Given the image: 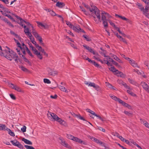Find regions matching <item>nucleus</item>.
Wrapping results in <instances>:
<instances>
[{"mask_svg":"<svg viewBox=\"0 0 149 149\" xmlns=\"http://www.w3.org/2000/svg\"><path fill=\"white\" fill-rule=\"evenodd\" d=\"M50 116L52 117L53 119L55 121L58 122L61 125L65 126L66 125V122L64 120H62L61 118H59L58 116L55 114L50 112L49 114Z\"/></svg>","mask_w":149,"mask_h":149,"instance_id":"obj_1","label":"nucleus"},{"mask_svg":"<svg viewBox=\"0 0 149 149\" xmlns=\"http://www.w3.org/2000/svg\"><path fill=\"white\" fill-rule=\"evenodd\" d=\"M7 54L6 56V58L10 61H11L13 58L14 59L15 58H18L16 53L12 50L8 51Z\"/></svg>","mask_w":149,"mask_h":149,"instance_id":"obj_2","label":"nucleus"},{"mask_svg":"<svg viewBox=\"0 0 149 149\" xmlns=\"http://www.w3.org/2000/svg\"><path fill=\"white\" fill-rule=\"evenodd\" d=\"M91 6L92 8V9H90V12H91L93 11L99 20H100V19L101 16L99 10L95 6Z\"/></svg>","mask_w":149,"mask_h":149,"instance_id":"obj_3","label":"nucleus"},{"mask_svg":"<svg viewBox=\"0 0 149 149\" xmlns=\"http://www.w3.org/2000/svg\"><path fill=\"white\" fill-rule=\"evenodd\" d=\"M59 139L61 141L60 143L63 146L69 149H71L72 147L71 146L68 145L65 141L61 138H59Z\"/></svg>","mask_w":149,"mask_h":149,"instance_id":"obj_4","label":"nucleus"},{"mask_svg":"<svg viewBox=\"0 0 149 149\" xmlns=\"http://www.w3.org/2000/svg\"><path fill=\"white\" fill-rule=\"evenodd\" d=\"M9 86L11 88L14 89L18 92H22V90L19 87L16 86L12 83L9 84Z\"/></svg>","mask_w":149,"mask_h":149,"instance_id":"obj_5","label":"nucleus"},{"mask_svg":"<svg viewBox=\"0 0 149 149\" xmlns=\"http://www.w3.org/2000/svg\"><path fill=\"white\" fill-rule=\"evenodd\" d=\"M72 140L76 142H77L81 144L82 143L84 145H87V143L86 142L83 141L80 139L76 137L73 136V138Z\"/></svg>","mask_w":149,"mask_h":149,"instance_id":"obj_6","label":"nucleus"},{"mask_svg":"<svg viewBox=\"0 0 149 149\" xmlns=\"http://www.w3.org/2000/svg\"><path fill=\"white\" fill-rule=\"evenodd\" d=\"M141 85L146 91L149 93V86L145 82H142L141 83Z\"/></svg>","mask_w":149,"mask_h":149,"instance_id":"obj_7","label":"nucleus"},{"mask_svg":"<svg viewBox=\"0 0 149 149\" xmlns=\"http://www.w3.org/2000/svg\"><path fill=\"white\" fill-rule=\"evenodd\" d=\"M23 27L24 29V32L27 35L29 36V38L32 37V35L29 31V29L28 28H26V26L24 25Z\"/></svg>","mask_w":149,"mask_h":149,"instance_id":"obj_8","label":"nucleus"},{"mask_svg":"<svg viewBox=\"0 0 149 149\" xmlns=\"http://www.w3.org/2000/svg\"><path fill=\"white\" fill-rule=\"evenodd\" d=\"M89 86L93 87L96 91H99L101 89L100 87L97 85H96L94 83L90 82Z\"/></svg>","mask_w":149,"mask_h":149,"instance_id":"obj_9","label":"nucleus"},{"mask_svg":"<svg viewBox=\"0 0 149 149\" xmlns=\"http://www.w3.org/2000/svg\"><path fill=\"white\" fill-rule=\"evenodd\" d=\"M13 14L14 15V16L15 17H16L19 20H19L17 21V22L22 27H23L24 25L23 24V21H24V20L18 15L15 14Z\"/></svg>","mask_w":149,"mask_h":149,"instance_id":"obj_10","label":"nucleus"},{"mask_svg":"<svg viewBox=\"0 0 149 149\" xmlns=\"http://www.w3.org/2000/svg\"><path fill=\"white\" fill-rule=\"evenodd\" d=\"M72 115L74 117H77L79 118L80 120H86L84 118L81 116L80 114H76L74 113H71Z\"/></svg>","mask_w":149,"mask_h":149,"instance_id":"obj_11","label":"nucleus"},{"mask_svg":"<svg viewBox=\"0 0 149 149\" xmlns=\"http://www.w3.org/2000/svg\"><path fill=\"white\" fill-rule=\"evenodd\" d=\"M66 24L70 28L74 30H77V27L74 26L73 25L72 23L70 22L66 21Z\"/></svg>","mask_w":149,"mask_h":149,"instance_id":"obj_12","label":"nucleus"},{"mask_svg":"<svg viewBox=\"0 0 149 149\" xmlns=\"http://www.w3.org/2000/svg\"><path fill=\"white\" fill-rule=\"evenodd\" d=\"M129 63L134 67L139 68L137 64L133 60H130Z\"/></svg>","mask_w":149,"mask_h":149,"instance_id":"obj_13","label":"nucleus"},{"mask_svg":"<svg viewBox=\"0 0 149 149\" xmlns=\"http://www.w3.org/2000/svg\"><path fill=\"white\" fill-rule=\"evenodd\" d=\"M35 52H34V54L37 55V57L40 59H42V54H40V53L39 52L37 49H35Z\"/></svg>","mask_w":149,"mask_h":149,"instance_id":"obj_14","label":"nucleus"},{"mask_svg":"<svg viewBox=\"0 0 149 149\" xmlns=\"http://www.w3.org/2000/svg\"><path fill=\"white\" fill-rule=\"evenodd\" d=\"M136 6H138L137 8L139 9L141 11H142V10L143 11L144 10V7L141 3L137 2L136 3Z\"/></svg>","mask_w":149,"mask_h":149,"instance_id":"obj_15","label":"nucleus"},{"mask_svg":"<svg viewBox=\"0 0 149 149\" xmlns=\"http://www.w3.org/2000/svg\"><path fill=\"white\" fill-rule=\"evenodd\" d=\"M116 74H117V76H120L121 77H125V75L122 72L119 71L118 70H116Z\"/></svg>","mask_w":149,"mask_h":149,"instance_id":"obj_16","label":"nucleus"},{"mask_svg":"<svg viewBox=\"0 0 149 149\" xmlns=\"http://www.w3.org/2000/svg\"><path fill=\"white\" fill-rule=\"evenodd\" d=\"M65 5L64 3L57 2L56 4V6L60 8H62Z\"/></svg>","mask_w":149,"mask_h":149,"instance_id":"obj_17","label":"nucleus"},{"mask_svg":"<svg viewBox=\"0 0 149 149\" xmlns=\"http://www.w3.org/2000/svg\"><path fill=\"white\" fill-rule=\"evenodd\" d=\"M91 63L93 64L94 66H95V67L99 68H102L101 66L98 64V63H97L95 61H92L91 60V61L90 62Z\"/></svg>","mask_w":149,"mask_h":149,"instance_id":"obj_18","label":"nucleus"},{"mask_svg":"<svg viewBox=\"0 0 149 149\" xmlns=\"http://www.w3.org/2000/svg\"><path fill=\"white\" fill-rule=\"evenodd\" d=\"M5 130L7 131L8 134L10 136H15L14 133L12 132L10 129L8 128L7 127H6V129Z\"/></svg>","mask_w":149,"mask_h":149,"instance_id":"obj_19","label":"nucleus"},{"mask_svg":"<svg viewBox=\"0 0 149 149\" xmlns=\"http://www.w3.org/2000/svg\"><path fill=\"white\" fill-rule=\"evenodd\" d=\"M22 141H23L26 144L31 145L32 144V142L24 138H23L22 139Z\"/></svg>","mask_w":149,"mask_h":149,"instance_id":"obj_20","label":"nucleus"},{"mask_svg":"<svg viewBox=\"0 0 149 149\" xmlns=\"http://www.w3.org/2000/svg\"><path fill=\"white\" fill-rule=\"evenodd\" d=\"M76 27H77V30H76V31L74 30V31L78 32H81L84 33H85V31L83 29L80 28L79 26H77Z\"/></svg>","mask_w":149,"mask_h":149,"instance_id":"obj_21","label":"nucleus"},{"mask_svg":"<svg viewBox=\"0 0 149 149\" xmlns=\"http://www.w3.org/2000/svg\"><path fill=\"white\" fill-rule=\"evenodd\" d=\"M58 87L62 91H64L66 93H68V91L67 90L65 89V88L63 86L60 85L58 86Z\"/></svg>","mask_w":149,"mask_h":149,"instance_id":"obj_22","label":"nucleus"},{"mask_svg":"<svg viewBox=\"0 0 149 149\" xmlns=\"http://www.w3.org/2000/svg\"><path fill=\"white\" fill-rule=\"evenodd\" d=\"M109 21V19H107L103 21V24L105 28H107L108 27L107 21Z\"/></svg>","mask_w":149,"mask_h":149,"instance_id":"obj_23","label":"nucleus"},{"mask_svg":"<svg viewBox=\"0 0 149 149\" xmlns=\"http://www.w3.org/2000/svg\"><path fill=\"white\" fill-rule=\"evenodd\" d=\"M112 57H113L114 59L117 61L119 62L120 63H123L122 61L115 55H113L112 56Z\"/></svg>","mask_w":149,"mask_h":149,"instance_id":"obj_24","label":"nucleus"},{"mask_svg":"<svg viewBox=\"0 0 149 149\" xmlns=\"http://www.w3.org/2000/svg\"><path fill=\"white\" fill-rule=\"evenodd\" d=\"M101 15L102 20V21L104 20L106 21V20H107V19H106L107 17L104 13L103 11H102V12L101 13Z\"/></svg>","mask_w":149,"mask_h":149,"instance_id":"obj_25","label":"nucleus"},{"mask_svg":"<svg viewBox=\"0 0 149 149\" xmlns=\"http://www.w3.org/2000/svg\"><path fill=\"white\" fill-rule=\"evenodd\" d=\"M6 126L2 124H0V130H5L6 129Z\"/></svg>","mask_w":149,"mask_h":149,"instance_id":"obj_26","label":"nucleus"},{"mask_svg":"<svg viewBox=\"0 0 149 149\" xmlns=\"http://www.w3.org/2000/svg\"><path fill=\"white\" fill-rule=\"evenodd\" d=\"M47 70L48 72V74L52 76V74H53V71L49 68H48L47 69Z\"/></svg>","mask_w":149,"mask_h":149,"instance_id":"obj_27","label":"nucleus"},{"mask_svg":"<svg viewBox=\"0 0 149 149\" xmlns=\"http://www.w3.org/2000/svg\"><path fill=\"white\" fill-rule=\"evenodd\" d=\"M132 90V89L131 88V90H127V93H129V94L133 96H136V95L133 93L132 91H131Z\"/></svg>","mask_w":149,"mask_h":149,"instance_id":"obj_28","label":"nucleus"},{"mask_svg":"<svg viewBox=\"0 0 149 149\" xmlns=\"http://www.w3.org/2000/svg\"><path fill=\"white\" fill-rule=\"evenodd\" d=\"M8 53V51L7 50H4L3 52H2L1 53H0V54L1 56H3L5 57H6V55H7Z\"/></svg>","mask_w":149,"mask_h":149,"instance_id":"obj_29","label":"nucleus"},{"mask_svg":"<svg viewBox=\"0 0 149 149\" xmlns=\"http://www.w3.org/2000/svg\"><path fill=\"white\" fill-rule=\"evenodd\" d=\"M124 113L125 114L129 116H132V112H130L125 111H124Z\"/></svg>","mask_w":149,"mask_h":149,"instance_id":"obj_30","label":"nucleus"},{"mask_svg":"<svg viewBox=\"0 0 149 149\" xmlns=\"http://www.w3.org/2000/svg\"><path fill=\"white\" fill-rule=\"evenodd\" d=\"M10 33L11 34L14 35L17 38H18L19 39H21V38L17 34L15 33L13 31H10Z\"/></svg>","mask_w":149,"mask_h":149,"instance_id":"obj_31","label":"nucleus"},{"mask_svg":"<svg viewBox=\"0 0 149 149\" xmlns=\"http://www.w3.org/2000/svg\"><path fill=\"white\" fill-rule=\"evenodd\" d=\"M149 11V9L148 8V7L147 6H146L145 7V8H144V10H142V12L143 13V14H144V13H147Z\"/></svg>","mask_w":149,"mask_h":149,"instance_id":"obj_32","label":"nucleus"},{"mask_svg":"<svg viewBox=\"0 0 149 149\" xmlns=\"http://www.w3.org/2000/svg\"><path fill=\"white\" fill-rule=\"evenodd\" d=\"M17 143H18V144L16 145V146L21 149H23L24 148V146L19 143V141H17Z\"/></svg>","mask_w":149,"mask_h":149,"instance_id":"obj_33","label":"nucleus"},{"mask_svg":"<svg viewBox=\"0 0 149 149\" xmlns=\"http://www.w3.org/2000/svg\"><path fill=\"white\" fill-rule=\"evenodd\" d=\"M48 12L50 13V14L52 16H55L56 15L55 12L51 10H48Z\"/></svg>","mask_w":149,"mask_h":149,"instance_id":"obj_34","label":"nucleus"},{"mask_svg":"<svg viewBox=\"0 0 149 149\" xmlns=\"http://www.w3.org/2000/svg\"><path fill=\"white\" fill-rule=\"evenodd\" d=\"M82 58L83 59H84V60H88V61L89 62H90V61H91V60L89 58H88V57L86 56L85 55H82Z\"/></svg>","mask_w":149,"mask_h":149,"instance_id":"obj_35","label":"nucleus"},{"mask_svg":"<svg viewBox=\"0 0 149 149\" xmlns=\"http://www.w3.org/2000/svg\"><path fill=\"white\" fill-rule=\"evenodd\" d=\"M26 52H27L29 54V55L31 57L33 58L34 57V56L32 55V53H31V52L30 51L29 49H28V48L27 47H26Z\"/></svg>","mask_w":149,"mask_h":149,"instance_id":"obj_36","label":"nucleus"},{"mask_svg":"<svg viewBox=\"0 0 149 149\" xmlns=\"http://www.w3.org/2000/svg\"><path fill=\"white\" fill-rule=\"evenodd\" d=\"M38 50L43 53L44 55L47 57L48 56V54L46 53V52L43 49H42V47L41 49H40V50Z\"/></svg>","mask_w":149,"mask_h":149,"instance_id":"obj_37","label":"nucleus"},{"mask_svg":"<svg viewBox=\"0 0 149 149\" xmlns=\"http://www.w3.org/2000/svg\"><path fill=\"white\" fill-rule=\"evenodd\" d=\"M106 52V51L105 50H103V51L102 52H101L100 51L99 52L100 54H101L102 55L104 56V57H109V56H106L105 55V53Z\"/></svg>","mask_w":149,"mask_h":149,"instance_id":"obj_38","label":"nucleus"},{"mask_svg":"<svg viewBox=\"0 0 149 149\" xmlns=\"http://www.w3.org/2000/svg\"><path fill=\"white\" fill-rule=\"evenodd\" d=\"M109 69L110 71H111L112 72H115V73H116V70H116V68L114 67H111V68H109Z\"/></svg>","mask_w":149,"mask_h":149,"instance_id":"obj_39","label":"nucleus"},{"mask_svg":"<svg viewBox=\"0 0 149 149\" xmlns=\"http://www.w3.org/2000/svg\"><path fill=\"white\" fill-rule=\"evenodd\" d=\"M20 68H21V70L24 71L26 72H29V71L27 69V68H26L24 67L23 66H22L20 67Z\"/></svg>","mask_w":149,"mask_h":149,"instance_id":"obj_40","label":"nucleus"},{"mask_svg":"<svg viewBox=\"0 0 149 149\" xmlns=\"http://www.w3.org/2000/svg\"><path fill=\"white\" fill-rule=\"evenodd\" d=\"M123 105L126 107H127L128 109H132L131 107V106L125 102L124 103Z\"/></svg>","mask_w":149,"mask_h":149,"instance_id":"obj_41","label":"nucleus"},{"mask_svg":"<svg viewBox=\"0 0 149 149\" xmlns=\"http://www.w3.org/2000/svg\"><path fill=\"white\" fill-rule=\"evenodd\" d=\"M29 46L30 47V48H31V49L34 52H35V49H36L35 48H34V47L32 46V44L30 43H29Z\"/></svg>","mask_w":149,"mask_h":149,"instance_id":"obj_42","label":"nucleus"},{"mask_svg":"<svg viewBox=\"0 0 149 149\" xmlns=\"http://www.w3.org/2000/svg\"><path fill=\"white\" fill-rule=\"evenodd\" d=\"M36 38L39 41L40 43H42V42H43L42 38L39 35L38 36V37Z\"/></svg>","mask_w":149,"mask_h":149,"instance_id":"obj_43","label":"nucleus"},{"mask_svg":"<svg viewBox=\"0 0 149 149\" xmlns=\"http://www.w3.org/2000/svg\"><path fill=\"white\" fill-rule=\"evenodd\" d=\"M119 17H120V18L121 19H122L123 20L126 21H127L128 22H129L130 21V20L128 19L125 18L124 17H123L122 16H119Z\"/></svg>","mask_w":149,"mask_h":149,"instance_id":"obj_44","label":"nucleus"},{"mask_svg":"<svg viewBox=\"0 0 149 149\" xmlns=\"http://www.w3.org/2000/svg\"><path fill=\"white\" fill-rule=\"evenodd\" d=\"M44 82L45 83H47L48 84H49L51 83L50 81L48 79H47L45 78L44 79Z\"/></svg>","mask_w":149,"mask_h":149,"instance_id":"obj_45","label":"nucleus"},{"mask_svg":"<svg viewBox=\"0 0 149 149\" xmlns=\"http://www.w3.org/2000/svg\"><path fill=\"white\" fill-rule=\"evenodd\" d=\"M24 147L26 149H35L33 146H29L27 145H25Z\"/></svg>","mask_w":149,"mask_h":149,"instance_id":"obj_46","label":"nucleus"},{"mask_svg":"<svg viewBox=\"0 0 149 149\" xmlns=\"http://www.w3.org/2000/svg\"><path fill=\"white\" fill-rule=\"evenodd\" d=\"M122 85L124 86L126 88H127L128 89H130V90L131 89V88H130V87L129 86H128L127 85V84L125 83H124V82H123V84H122Z\"/></svg>","mask_w":149,"mask_h":149,"instance_id":"obj_47","label":"nucleus"},{"mask_svg":"<svg viewBox=\"0 0 149 149\" xmlns=\"http://www.w3.org/2000/svg\"><path fill=\"white\" fill-rule=\"evenodd\" d=\"M2 10L5 12H6L8 13H10V12L9 11V10L7 8L5 7H3Z\"/></svg>","mask_w":149,"mask_h":149,"instance_id":"obj_48","label":"nucleus"},{"mask_svg":"<svg viewBox=\"0 0 149 149\" xmlns=\"http://www.w3.org/2000/svg\"><path fill=\"white\" fill-rule=\"evenodd\" d=\"M32 33L33 34L34 36L36 38H37L38 37V36H39V35L35 31H32Z\"/></svg>","mask_w":149,"mask_h":149,"instance_id":"obj_49","label":"nucleus"},{"mask_svg":"<svg viewBox=\"0 0 149 149\" xmlns=\"http://www.w3.org/2000/svg\"><path fill=\"white\" fill-rule=\"evenodd\" d=\"M73 136H72V135L70 134H67V137L68 139H70L71 140H72V139L73 138Z\"/></svg>","mask_w":149,"mask_h":149,"instance_id":"obj_50","label":"nucleus"},{"mask_svg":"<svg viewBox=\"0 0 149 149\" xmlns=\"http://www.w3.org/2000/svg\"><path fill=\"white\" fill-rule=\"evenodd\" d=\"M83 36L86 39V40L88 41H90L91 40V39L88 38L86 35H84Z\"/></svg>","mask_w":149,"mask_h":149,"instance_id":"obj_51","label":"nucleus"},{"mask_svg":"<svg viewBox=\"0 0 149 149\" xmlns=\"http://www.w3.org/2000/svg\"><path fill=\"white\" fill-rule=\"evenodd\" d=\"M24 22L25 23L27 26H29H29H31L32 28H33V26H32L31 24L30 23H29V22H27L26 21L24 20V21H23V23Z\"/></svg>","mask_w":149,"mask_h":149,"instance_id":"obj_52","label":"nucleus"},{"mask_svg":"<svg viewBox=\"0 0 149 149\" xmlns=\"http://www.w3.org/2000/svg\"><path fill=\"white\" fill-rule=\"evenodd\" d=\"M93 57L95 59H96L97 61H98L102 63V64L103 63H104L98 57H97L95 56H94Z\"/></svg>","mask_w":149,"mask_h":149,"instance_id":"obj_53","label":"nucleus"},{"mask_svg":"<svg viewBox=\"0 0 149 149\" xmlns=\"http://www.w3.org/2000/svg\"><path fill=\"white\" fill-rule=\"evenodd\" d=\"M83 5L85 7L87 8L88 9H89V10L90 11V9H92V8H91L88 5L84 3H83Z\"/></svg>","mask_w":149,"mask_h":149,"instance_id":"obj_54","label":"nucleus"},{"mask_svg":"<svg viewBox=\"0 0 149 149\" xmlns=\"http://www.w3.org/2000/svg\"><path fill=\"white\" fill-rule=\"evenodd\" d=\"M144 64L147 67L149 70V61H145L144 62Z\"/></svg>","mask_w":149,"mask_h":149,"instance_id":"obj_55","label":"nucleus"},{"mask_svg":"<svg viewBox=\"0 0 149 149\" xmlns=\"http://www.w3.org/2000/svg\"><path fill=\"white\" fill-rule=\"evenodd\" d=\"M26 127L25 126H24L23 127L21 128V130L23 132H26Z\"/></svg>","mask_w":149,"mask_h":149,"instance_id":"obj_56","label":"nucleus"},{"mask_svg":"<svg viewBox=\"0 0 149 149\" xmlns=\"http://www.w3.org/2000/svg\"><path fill=\"white\" fill-rule=\"evenodd\" d=\"M103 12L104 13L107 17H108L109 18L111 17V16L109 15V14L104 11H103Z\"/></svg>","mask_w":149,"mask_h":149,"instance_id":"obj_57","label":"nucleus"},{"mask_svg":"<svg viewBox=\"0 0 149 149\" xmlns=\"http://www.w3.org/2000/svg\"><path fill=\"white\" fill-rule=\"evenodd\" d=\"M10 97L13 100H15L16 98L15 96L13 94H11L10 95Z\"/></svg>","mask_w":149,"mask_h":149,"instance_id":"obj_58","label":"nucleus"},{"mask_svg":"<svg viewBox=\"0 0 149 149\" xmlns=\"http://www.w3.org/2000/svg\"><path fill=\"white\" fill-rule=\"evenodd\" d=\"M24 61L26 62L29 65H31V63L26 57L24 58Z\"/></svg>","mask_w":149,"mask_h":149,"instance_id":"obj_59","label":"nucleus"},{"mask_svg":"<svg viewBox=\"0 0 149 149\" xmlns=\"http://www.w3.org/2000/svg\"><path fill=\"white\" fill-rule=\"evenodd\" d=\"M106 86L109 88H111V87H112V86L109 83H106Z\"/></svg>","mask_w":149,"mask_h":149,"instance_id":"obj_60","label":"nucleus"},{"mask_svg":"<svg viewBox=\"0 0 149 149\" xmlns=\"http://www.w3.org/2000/svg\"><path fill=\"white\" fill-rule=\"evenodd\" d=\"M113 63V64L115 65L117 67H118L120 68V65H119L118 64L116 63L115 61H114Z\"/></svg>","mask_w":149,"mask_h":149,"instance_id":"obj_61","label":"nucleus"},{"mask_svg":"<svg viewBox=\"0 0 149 149\" xmlns=\"http://www.w3.org/2000/svg\"><path fill=\"white\" fill-rule=\"evenodd\" d=\"M98 129L99 130H100V131H102L104 132H105V130L104 129H103V128L102 127H98Z\"/></svg>","mask_w":149,"mask_h":149,"instance_id":"obj_62","label":"nucleus"},{"mask_svg":"<svg viewBox=\"0 0 149 149\" xmlns=\"http://www.w3.org/2000/svg\"><path fill=\"white\" fill-rule=\"evenodd\" d=\"M120 40L121 41H123L124 43L127 44V42H126L125 39L123 38H122L120 39Z\"/></svg>","mask_w":149,"mask_h":149,"instance_id":"obj_63","label":"nucleus"},{"mask_svg":"<svg viewBox=\"0 0 149 149\" xmlns=\"http://www.w3.org/2000/svg\"><path fill=\"white\" fill-rule=\"evenodd\" d=\"M128 81L131 83L134 84H135V82L133 80L131 79L130 78L128 79Z\"/></svg>","mask_w":149,"mask_h":149,"instance_id":"obj_64","label":"nucleus"}]
</instances>
